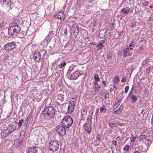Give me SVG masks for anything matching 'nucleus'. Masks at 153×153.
<instances>
[{
    "label": "nucleus",
    "mask_w": 153,
    "mask_h": 153,
    "mask_svg": "<svg viewBox=\"0 0 153 153\" xmlns=\"http://www.w3.org/2000/svg\"><path fill=\"white\" fill-rule=\"evenodd\" d=\"M45 119L50 120L56 115V111L51 106H46L41 113Z\"/></svg>",
    "instance_id": "1"
},
{
    "label": "nucleus",
    "mask_w": 153,
    "mask_h": 153,
    "mask_svg": "<svg viewBox=\"0 0 153 153\" xmlns=\"http://www.w3.org/2000/svg\"><path fill=\"white\" fill-rule=\"evenodd\" d=\"M73 122L72 117L70 116H67L63 119L60 123L64 127L65 129H68V128L72 125Z\"/></svg>",
    "instance_id": "2"
},
{
    "label": "nucleus",
    "mask_w": 153,
    "mask_h": 153,
    "mask_svg": "<svg viewBox=\"0 0 153 153\" xmlns=\"http://www.w3.org/2000/svg\"><path fill=\"white\" fill-rule=\"evenodd\" d=\"M20 30L21 28L19 25L10 26L8 29V34L12 36L16 35L19 37V34Z\"/></svg>",
    "instance_id": "3"
},
{
    "label": "nucleus",
    "mask_w": 153,
    "mask_h": 153,
    "mask_svg": "<svg viewBox=\"0 0 153 153\" xmlns=\"http://www.w3.org/2000/svg\"><path fill=\"white\" fill-rule=\"evenodd\" d=\"M59 147V142L56 140H51L49 145V149L51 151L55 152L57 150Z\"/></svg>",
    "instance_id": "4"
},
{
    "label": "nucleus",
    "mask_w": 153,
    "mask_h": 153,
    "mask_svg": "<svg viewBox=\"0 0 153 153\" xmlns=\"http://www.w3.org/2000/svg\"><path fill=\"white\" fill-rule=\"evenodd\" d=\"M16 43L14 42H11L6 43L4 46V50L10 52L16 49Z\"/></svg>",
    "instance_id": "5"
},
{
    "label": "nucleus",
    "mask_w": 153,
    "mask_h": 153,
    "mask_svg": "<svg viewBox=\"0 0 153 153\" xmlns=\"http://www.w3.org/2000/svg\"><path fill=\"white\" fill-rule=\"evenodd\" d=\"M64 127L60 123L55 128L56 131L61 136H64L66 134V131H68L69 129H65Z\"/></svg>",
    "instance_id": "6"
},
{
    "label": "nucleus",
    "mask_w": 153,
    "mask_h": 153,
    "mask_svg": "<svg viewBox=\"0 0 153 153\" xmlns=\"http://www.w3.org/2000/svg\"><path fill=\"white\" fill-rule=\"evenodd\" d=\"M87 122L84 124V128L88 133H90L91 131L92 121L91 119L88 118Z\"/></svg>",
    "instance_id": "7"
},
{
    "label": "nucleus",
    "mask_w": 153,
    "mask_h": 153,
    "mask_svg": "<svg viewBox=\"0 0 153 153\" xmlns=\"http://www.w3.org/2000/svg\"><path fill=\"white\" fill-rule=\"evenodd\" d=\"M16 129V126L14 125H12L8 126L6 130L5 131L4 134L3 133V136L5 137H6L8 135L13 132Z\"/></svg>",
    "instance_id": "8"
},
{
    "label": "nucleus",
    "mask_w": 153,
    "mask_h": 153,
    "mask_svg": "<svg viewBox=\"0 0 153 153\" xmlns=\"http://www.w3.org/2000/svg\"><path fill=\"white\" fill-rule=\"evenodd\" d=\"M74 102L73 101H70L69 103L68 112L71 114L74 110Z\"/></svg>",
    "instance_id": "9"
},
{
    "label": "nucleus",
    "mask_w": 153,
    "mask_h": 153,
    "mask_svg": "<svg viewBox=\"0 0 153 153\" xmlns=\"http://www.w3.org/2000/svg\"><path fill=\"white\" fill-rule=\"evenodd\" d=\"M54 18L56 19H60L61 21H63L65 18V15L64 13L60 11L57 14H55L54 15Z\"/></svg>",
    "instance_id": "10"
},
{
    "label": "nucleus",
    "mask_w": 153,
    "mask_h": 153,
    "mask_svg": "<svg viewBox=\"0 0 153 153\" xmlns=\"http://www.w3.org/2000/svg\"><path fill=\"white\" fill-rule=\"evenodd\" d=\"M139 141H142L147 145L149 143V140L147 136L145 134L142 135L138 138Z\"/></svg>",
    "instance_id": "11"
},
{
    "label": "nucleus",
    "mask_w": 153,
    "mask_h": 153,
    "mask_svg": "<svg viewBox=\"0 0 153 153\" xmlns=\"http://www.w3.org/2000/svg\"><path fill=\"white\" fill-rule=\"evenodd\" d=\"M33 58L35 61L40 62L41 57L40 53L38 51L35 52L33 54Z\"/></svg>",
    "instance_id": "12"
},
{
    "label": "nucleus",
    "mask_w": 153,
    "mask_h": 153,
    "mask_svg": "<svg viewBox=\"0 0 153 153\" xmlns=\"http://www.w3.org/2000/svg\"><path fill=\"white\" fill-rule=\"evenodd\" d=\"M71 29L74 36L76 37L78 35L79 32V30L77 28V25L76 24L73 25Z\"/></svg>",
    "instance_id": "13"
},
{
    "label": "nucleus",
    "mask_w": 153,
    "mask_h": 153,
    "mask_svg": "<svg viewBox=\"0 0 153 153\" xmlns=\"http://www.w3.org/2000/svg\"><path fill=\"white\" fill-rule=\"evenodd\" d=\"M23 141L22 139H20V140L18 139H16L14 141L15 145L16 148L19 149L21 146L23 144Z\"/></svg>",
    "instance_id": "14"
},
{
    "label": "nucleus",
    "mask_w": 153,
    "mask_h": 153,
    "mask_svg": "<svg viewBox=\"0 0 153 153\" xmlns=\"http://www.w3.org/2000/svg\"><path fill=\"white\" fill-rule=\"evenodd\" d=\"M26 153H37V149L33 146L28 148L26 150Z\"/></svg>",
    "instance_id": "15"
},
{
    "label": "nucleus",
    "mask_w": 153,
    "mask_h": 153,
    "mask_svg": "<svg viewBox=\"0 0 153 153\" xmlns=\"http://www.w3.org/2000/svg\"><path fill=\"white\" fill-rule=\"evenodd\" d=\"M107 32V30L105 29L101 30L99 35V37L100 38H104Z\"/></svg>",
    "instance_id": "16"
},
{
    "label": "nucleus",
    "mask_w": 153,
    "mask_h": 153,
    "mask_svg": "<svg viewBox=\"0 0 153 153\" xmlns=\"http://www.w3.org/2000/svg\"><path fill=\"white\" fill-rule=\"evenodd\" d=\"M123 51L124 52V56L125 57L127 56H131L132 54L133 53V52H131L129 51L128 48H126Z\"/></svg>",
    "instance_id": "17"
},
{
    "label": "nucleus",
    "mask_w": 153,
    "mask_h": 153,
    "mask_svg": "<svg viewBox=\"0 0 153 153\" xmlns=\"http://www.w3.org/2000/svg\"><path fill=\"white\" fill-rule=\"evenodd\" d=\"M78 70H76L74 73L71 74V79L73 80H76L79 77L78 74Z\"/></svg>",
    "instance_id": "18"
},
{
    "label": "nucleus",
    "mask_w": 153,
    "mask_h": 153,
    "mask_svg": "<svg viewBox=\"0 0 153 153\" xmlns=\"http://www.w3.org/2000/svg\"><path fill=\"white\" fill-rule=\"evenodd\" d=\"M94 84L95 85L94 87L95 88L94 92L95 94H97L98 93L100 89L101 88V87L96 82H94Z\"/></svg>",
    "instance_id": "19"
},
{
    "label": "nucleus",
    "mask_w": 153,
    "mask_h": 153,
    "mask_svg": "<svg viewBox=\"0 0 153 153\" xmlns=\"http://www.w3.org/2000/svg\"><path fill=\"white\" fill-rule=\"evenodd\" d=\"M123 109V107L121 105L118 109L113 112V114H115L116 115L120 114L122 112Z\"/></svg>",
    "instance_id": "20"
},
{
    "label": "nucleus",
    "mask_w": 153,
    "mask_h": 153,
    "mask_svg": "<svg viewBox=\"0 0 153 153\" xmlns=\"http://www.w3.org/2000/svg\"><path fill=\"white\" fill-rule=\"evenodd\" d=\"M20 22V20L19 19H15L12 22L10 26L19 25L18 24Z\"/></svg>",
    "instance_id": "21"
},
{
    "label": "nucleus",
    "mask_w": 153,
    "mask_h": 153,
    "mask_svg": "<svg viewBox=\"0 0 153 153\" xmlns=\"http://www.w3.org/2000/svg\"><path fill=\"white\" fill-rule=\"evenodd\" d=\"M1 4V5L6 4L7 2V5L10 7L11 5L10 0H0Z\"/></svg>",
    "instance_id": "22"
},
{
    "label": "nucleus",
    "mask_w": 153,
    "mask_h": 153,
    "mask_svg": "<svg viewBox=\"0 0 153 153\" xmlns=\"http://www.w3.org/2000/svg\"><path fill=\"white\" fill-rule=\"evenodd\" d=\"M137 148V149L141 152H145L146 151V149L143 146L140 145L138 146Z\"/></svg>",
    "instance_id": "23"
},
{
    "label": "nucleus",
    "mask_w": 153,
    "mask_h": 153,
    "mask_svg": "<svg viewBox=\"0 0 153 153\" xmlns=\"http://www.w3.org/2000/svg\"><path fill=\"white\" fill-rule=\"evenodd\" d=\"M130 11V8H124L121 10V12L123 14H127Z\"/></svg>",
    "instance_id": "24"
},
{
    "label": "nucleus",
    "mask_w": 153,
    "mask_h": 153,
    "mask_svg": "<svg viewBox=\"0 0 153 153\" xmlns=\"http://www.w3.org/2000/svg\"><path fill=\"white\" fill-rule=\"evenodd\" d=\"M96 47L98 50H102V48L104 47V46L103 45L102 43H100L98 44Z\"/></svg>",
    "instance_id": "25"
},
{
    "label": "nucleus",
    "mask_w": 153,
    "mask_h": 153,
    "mask_svg": "<svg viewBox=\"0 0 153 153\" xmlns=\"http://www.w3.org/2000/svg\"><path fill=\"white\" fill-rule=\"evenodd\" d=\"M25 133V131L24 130L21 131L20 135V139L22 140V139L24 138Z\"/></svg>",
    "instance_id": "26"
},
{
    "label": "nucleus",
    "mask_w": 153,
    "mask_h": 153,
    "mask_svg": "<svg viewBox=\"0 0 153 153\" xmlns=\"http://www.w3.org/2000/svg\"><path fill=\"white\" fill-rule=\"evenodd\" d=\"M137 100V98L136 96L134 95H132L131 97V102L132 103H135L136 102Z\"/></svg>",
    "instance_id": "27"
},
{
    "label": "nucleus",
    "mask_w": 153,
    "mask_h": 153,
    "mask_svg": "<svg viewBox=\"0 0 153 153\" xmlns=\"http://www.w3.org/2000/svg\"><path fill=\"white\" fill-rule=\"evenodd\" d=\"M94 79H95V82H97L99 81L100 80V79L99 77V76L97 74H95L94 75Z\"/></svg>",
    "instance_id": "28"
},
{
    "label": "nucleus",
    "mask_w": 153,
    "mask_h": 153,
    "mask_svg": "<svg viewBox=\"0 0 153 153\" xmlns=\"http://www.w3.org/2000/svg\"><path fill=\"white\" fill-rule=\"evenodd\" d=\"M119 79L118 76H116L114 79L113 82L115 84H117L118 83Z\"/></svg>",
    "instance_id": "29"
},
{
    "label": "nucleus",
    "mask_w": 153,
    "mask_h": 153,
    "mask_svg": "<svg viewBox=\"0 0 153 153\" xmlns=\"http://www.w3.org/2000/svg\"><path fill=\"white\" fill-rule=\"evenodd\" d=\"M129 148V145H127L124 146L123 149L125 151L127 152L128 151Z\"/></svg>",
    "instance_id": "30"
},
{
    "label": "nucleus",
    "mask_w": 153,
    "mask_h": 153,
    "mask_svg": "<svg viewBox=\"0 0 153 153\" xmlns=\"http://www.w3.org/2000/svg\"><path fill=\"white\" fill-rule=\"evenodd\" d=\"M58 97L62 101H63L64 100V97L63 96V95H62L61 94H58Z\"/></svg>",
    "instance_id": "31"
},
{
    "label": "nucleus",
    "mask_w": 153,
    "mask_h": 153,
    "mask_svg": "<svg viewBox=\"0 0 153 153\" xmlns=\"http://www.w3.org/2000/svg\"><path fill=\"white\" fill-rule=\"evenodd\" d=\"M66 65V63L65 62H63L61 63L59 65V66L60 68H62L64 67Z\"/></svg>",
    "instance_id": "32"
},
{
    "label": "nucleus",
    "mask_w": 153,
    "mask_h": 153,
    "mask_svg": "<svg viewBox=\"0 0 153 153\" xmlns=\"http://www.w3.org/2000/svg\"><path fill=\"white\" fill-rule=\"evenodd\" d=\"M51 36L49 34H48V36L45 38V41H47L48 42H50L51 40Z\"/></svg>",
    "instance_id": "33"
},
{
    "label": "nucleus",
    "mask_w": 153,
    "mask_h": 153,
    "mask_svg": "<svg viewBox=\"0 0 153 153\" xmlns=\"http://www.w3.org/2000/svg\"><path fill=\"white\" fill-rule=\"evenodd\" d=\"M153 69V67L150 66L148 68L146 69V72L147 73H150L151 71Z\"/></svg>",
    "instance_id": "34"
},
{
    "label": "nucleus",
    "mask_w": 153,
    "mask_h": 153,
    "mask_svg": "<svg viewBox=\"0 0 153 153\" xmlns=\"http://www.w3.org/2000/svg\"><path fill=\"white\" fill-rule=\"evenodd\" d=\"M100 110V111L102 113H105L107 110L106 108H105L104 106H103L102 108H101Z\"/></svg>",
    "instance_id": "35"
},
{
    "label": "nucleus",
    "mask_w": 153,
    "mask_h": 153,
    "mask_svg": "<svg viewBox=\"0 0 153 153\" xmlns=\"http://www.w3.org/2000/svg\"><path fill=\"white\" fill-rule=\"evenodd\" d=\"M24 120L23 119H22L19 120L18 124L19 127H21L22 126V123L24 122Z\"/></svg>",
    "instance_id": "36"
},
{
    "label": "nucleus",
    "mask_w": 153,
    "mask_h": 153,
    "mask_svg": "<svg viewBox=\"0 0 153 153\" xmlns=\"http://www.w3.org/2000/svg\"><path fill=\"white\" fill-rule=\"evenodd\" d=\"M136 140V138L134 137L133 135H132L130 138V140L133 143H134L135 142Z\"/></svg>",
    "instance_id": "37"
},
{
    "label": "nucleus",
    "mask_w": 153,
    "mask_h": 153,
    "mask_svg": "<svg viewBox=\"0 0 153 153\" xmlns=\"http://www.w3.org/2000/svg\"><path fill=\"white\" fill-rule=\"evenodd\" d=\"M142 4L144 6H148L149 5V2L146 1H144V2L142 3Z\"/></svg>",
    "instance_id": "38"
},
{
    "label": "nucleus",
    "mask_w": 153,
    "mask_h": 153,
    "mask_svg": "<svg viewBox=\"0 0 153 153\" xmlns=\"http://www.w3.org/2000/svg\"><path fill=\"white\" fill-rule=\"evenodd\" d=\"M68 33V29L67 28H65L64 30V34L65 36H67V34Z\"/></svg>",
    "instance_id": "39"
},
{
    "label": "nucleus",
    "mask_w": 153,
    "mask_h": 153,
    "mask_svg": "<svg viewBox=\"0 0 153 153\" xmlns=\"http://www.w3.org/2000/svg\"><path fill=\"white\" fill-rule=\"evenodd\" d=\"M119 106V105H117V104L115 103L113 107V110H116Z\"/></svg>",
    "instance_id": "40"
},
{
    "label": "nucleus",
    "mask_w": 153,
    "mask_h": 153,
    "mask_svg": "<svg viewBox=\"0 0 153 153\" xmlns=\"http://www.w3.org/2000/svg\"><path fill=\"white\" fill-rule=\"evenodd\" d=\"M135 43L134 42L131 43L129 45V47H131L133 48L134 47Z\"/></svg>",
    "instance_id": "41"
},
{
    "label": "nucleus",
    "mask_w": 153,
    "mask_h": 153,
    "mask_svg": "<svg viewBox=\"0 0 153 153\" xmlns=\"http://www.w3.org/2000/svg\"><path fill=\"white\" fill-rule=\"evenodd\" d=\"M147 62V60L145 59L143 60L142 62V64L143 65H146V63Z\"/></svg>",
    "instance_id": "42"
},
{
    "label": "nucleus",
    "mask_w": 153,
    "mask_h": 153,
    "mask_svg": "<svg viewBox=\"0 0 153 153\" xmlns=\"http://www.w3.org/2000/svg\"><path fill=\"white\" fill-rule=\"evenodd\" d=\"M115 123H110L109 124L110 126L112 128H114L115 126Z\"/></svg>",
    "instance_id": "43"
},
{
    "label": "nucleus",
    "mask_w": 153,
    "mask_h": 153,
    "mask_svg": "<svg viewBox=\"0 0 153 153\" xmlns=\"http://www.w3.org/2000/svg\"><path fill=\"white\" fill-rule=\"evenodd\" d=\"M99 108H97L96 111H95V115H96V117L98 114L99 112Z\"/></svg>",
    "instance_id": "44"
},
{
    "label": "nucleus",
    "mask_w": 153,
    "mask_h": 153,
    "mask_svg": "<svg viewBox=\"0 0 153 153\" xmlns=\"http://www.w3.org/2000/svg\"><path fill=\"white\" fill-rule=\"evenodd\" d=\"M129 89V86H126L125 88V93H127Z\"/></svg>",
    "instance_id": "45"
},
{
    "label": "nucleus",
    "mask_w": 153,
    "mask_h": 153,
    "mask_svg": "<svg viewBox=\"0 0 153 153\" xmlns=\"http://www.w3.org/2000/svg\"><path fill=\"white\" fill-rule=\"evenodd\" d=\"M127 48H128L129 49V51H130L133 52L135 51V50L134 49H133V48L131 47H128Z\"/></svg>",
    "instance_id": "46"
},
{
    "label": "nucleus",
    "mask_w": 153,
    "mask_h": 153,
    "mask_svg": "<svg viewBox=\"0 0 153 153\" xmlns=\"http://www.w3.org/2000/svg\"><path fill=\"white\" fill-rule=\"evenodd\" d=\"M147 109H143L142 110V111H141V114H142L143 112H145V113H144V115L145 114V113L146 112H147Z\"/></svg>",
    "instance_id": "47"
},
{
    "label": "nucleus",
    "mask_w": 153,
    "mask_h": 153,
    "mask_svg": "<svg viewBox=\"0 0 153 153\" xmlns=\"http://www.w3.org/2000/svg\"><path fill=\"white\" fill-rule=\"evenodd\" d=\"M94 108L93 107H92L91 108V115H92L94 113Z\"/></svg>",
    "instance_id": "48"
},
{
    "label": "nucleus",
    "mask_w": 153,
    "mask_h": 153,
    "mask_svg": "<svg viewBox=\"0 0 153 153\" xmlns=\"http://www.w3.org/2000/svg\"><path fill=\"white\" fill-rule=\"evenodd\" d=\"M126 79L125 77H123L121 80L122 82H125L126 81Z\"/></svg>",
    "instance_id": "49"
},
{
    "label": "nucleus",
    "mask_w": 153,
    "mask_h": 153,
    "mask_svg": "<svg viewBox=\"0 0 153 153\" xmlns=\"http://www.w3.org/2000/svg\"><path fill=\"white\" fill-rule=\"evenodd\" d=\"M112 143L115 146L117 145V141L114 140H113L112 141Z\"/></svg>",
    "instance_id": "50"
},
{
    "label": "nucleus",
    "mask_w": 153,
    "mask_h": 153,
    "mask_svg": "<svg viewBox=\"0 0 153 153\" xmlns=\"http://www.w3.org/2000/svg\"><path fill=\"white\" fill-rule=\"evenodd\" d=\"M82 72L81 71H78V75H79V76L81 75H82V73L81 72Z\"/></svg>",
    "instance_id": "51"
},
{
    "label": "nucleus",
    "mask_w": 153,
    "mask_h": 153,
    "mask_svg": "<svg viewBox=\"0 0 153 153\" xmlns=\"http://www.w3.org/2000/svg\"><path fill=\"white\" fill-rule=\"evenodd\" d=\"M122 99H119V100H118V101L117 102V105H118L119 106V105L120 104L121 102Z\"/></svg>",
    "instance_id": "52"
},
{
    "label": "nucleus",
    "mask_w": 153,
    "mask_h": 153,
    "mask_svg": "<svg viewBox=\"0 0 153 153\" xmlns=\"http://www.w3.org/2000/svg\"><path fill=\"white\" fill-rule=\"evenodd\" d=\"M97 22V19L94 21V23H93V27H94L96 26V23Z\"/></svg>",
    "instance_id": "53"
},
{
    "label": "nucleus",
    "mask_w": 153,
    "mask_h": 153,
    "mask_svg": "<svg viewBox=\"0 0 153 153\" xmlns=\"http://www.w3.org/2000/svg\"><path fill=\"white\" fill-rule=\"evenodd\" d=\"M117 125H120V126H123L124 125V124L122 123H117Z\"/></svg>",
    "instance_id": "54"
},
{
    "label": "nucleus",
    "mask_w": 153,
    "mask_h": 153,
    "mask_svg": "<svg viewBox=\"0 0 153 153\" xmlns=\"http://www.w3.org/2000/svg\"><path fill=\"white\" fill-rule=\"evenodd\" d=\"M102 83L104 86H106V84L105 83V82L104 81V80L102 81Z\"/></svg>",
    "instance_id": "55"
},
{
    "label": "nucleus",
    "mask_w": 153,
    "mask_h": 153,
    "mask_svg": "<svg viewBox=\"0 0 153 153\" xmlns=\"http://www.w3.org/2000/svg\"><path fill=\"white\" fill-rule=\"evenodd\" d=\"M109 95V93H107L105 95V99H106L107 97H108V95Z\"/></svg>",
    "instance_id": "56"
},
{
    "label": "nucleus",
    "mask_w": 153,
    "mask_h": 153,
    "mask_svg": "<svg viewBox=\"0 0 153 153\" xmlns=\"http://www.w3.org/2000/svg\"><path fill=\"white\" fill-rule=\"evenodd\" d=\"M135 87L134 86V85H133L132 86V88H131V90H134V89L135 88Z\"/></svg>",
    "instance_id": "57"
},
{
    "label": "nucleus",
    "mask_w": 153,
    "mask_h": 153,
    "mask_svg": "<svg viewBox=\"0 0 153 153\" xmlns=\"http://www.w3.org/2000/svg\"><path fill=\"white\" fill-rule=\"evenodd\" d=\"M123 31H120L119 32L118 34L119 35H121L123 33Z\"/></svg>",
    "instance_id": "58"
},
{
    "label": "nucleus",
    "mask_w": 153,
    "mask_h": 153,
    "mask_svg": "<svg viewBox=\"0 0 153 153\" xmlns=\"http://www.w3.org/2000/svg\"><path fill=\"white\" fill-rule=\"evenodd\" d=\"M114 88H110V92H111L112 91L114 90Z\"/></svg>",
    "instance_id": "59"
},
{
    "label": "nucleus",
    "mask_w": 153,
    "mask_h": 153,
    "mask_svg": "<svg viewBox=\"0 0 153 153\" xmlns=\"http://www.w3.org/2000/svg\"><path fill=\"white\" fill-rule=\"evenodd\" d=\"M144 92L145 94H147V89H146Z\"/></svg>",
    "instance_id": "60"
},
{
    "label": "nucleus",
    "mask_w": 153,
    "mask_h": 153,
    "mask_svg": "<svg viewBox=\"0 0 153 153\" xmlns=\"http://www.w3.org/2000/svg\"><path fill=\"white\" fill-rule=\"evenodd\" d=\"M89 3H91L92 1H94V0H88Z\"/></svg>",
    "instance_id": "61"
},
{
    "label": "nucleus",
    "mask_w": 153,
    "mask_h": 153,
    "mask_svg": "<svg viewBox=\"0 0 153 153\" xmlns=\"http://www.w3.org/2000/svg\"><path fill=\"white\" fill-rule=\"evenodd\" d=\"M152 124L153 125V114H152Z\"/></svg>",
    "instance_id": "62"
},
{
    "label": "nucleus",
    "mask_w": 153,
    "mask_h": 153,
    "mask_svg": "<svg viewBox=\"0 0 153 153\" xmlns=\"http://www.w3.org/2000/svg\"><path fill=\"white\" fill-rule=\"evenodd\" d=\"M108 131L109 132V133H112L113 130H110Z\"/></svg>",
    "instance_id": "63"
},
{
    "label": "nucleus",
    "mask_w": 153,
    "mask_h": 153,
    "mask_svg": "<svg viewBox=\"0 0 153 153\" xmlns=\"http://www.w3.org/2000/svg\"><path fill=\"white\" fill-rule=\"evenodd\" d=\"M108 30L109 31H112L113 30L111 28H110H110H109L108 27Z\"/></svg>",
    "instance_id": "64"
}]
</instances>
